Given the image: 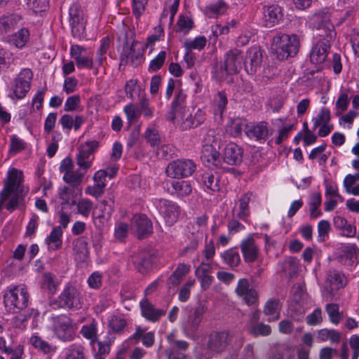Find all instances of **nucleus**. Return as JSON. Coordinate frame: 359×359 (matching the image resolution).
I'll return each instance as SVG.
<instances>
[{"mask_svg":"<svg viewBox=\"0 0 359 359\" xmlns=\"http://www.w3.org/2000/svg\"><path fill=\"white\" fill-rule=\"evenodd\" d=\"M81 333L83 337L90 340L93 343L97 339V327L95 321L90 324L84 325L81 330Z\"/></svg>","mask_w":359,"mask_h":359,"instance_id":"nucleus-55","label":"nucleus"},{"mask_svg":"<svg viewBox=\"0 0 359 359\" xmlns=\"http://www.w3.org/2000/svg\"><path fill=\"white\" fill-rule=\"evenodd\" d=\"M330 120V112L327 109H322L318 116L313 118V130L322 124L328 123Z\"/></svg>","mask_w":359,"mask_h":359,"instance_id":"nucleus-62","label":"nucleus"},{"mask_svg":"<svg viewBox=\"0 0 359 359\" xmlns=\"http://www.w3.org/2000/svg\"><path fill=\"white\" fill-rule=\"evenodd\" d=\"M332 11L328 8H320L317 11L311 18V23L316 31L315 37L327 40H334L336 32L331 22Z\"/></svg>","mask_w":359,"mask_h":359,"instance_id":"nucleus-4","label":"nucleus"},{"mask_svg":"<svg viewBox=\"0 0 359 359\" xmlns=\"http://www.w3.org/2000/svg\"><path fill=\"white\" fill-rule=\"evenodd\" d=\"M142 315L149 321L157 322L165 314L163 309H156L147 299L140 302Z\"/></svg>","mask_w":359,"mask_h":359,"instance_id":"nucleus-27","label":"nucleus"},{"mask_svg":"<svg viewBox=\"0 0 359 359\" xmlns=\"http://www.w3.org/2000/svg\"><path fill=\"white\" fill-rule=\"evenodd\" d=\"M30 343L36 348L43 351L44 353H48L51 351V346L48 342L36 335H33L30 338Z\"/></svg>","mask_w":359,"mask_h":359,"instance_id":"nucleus-59","label":"nucleus"},{"mask_svg":"<svg viewBox=\"0 0 359 359\" xmlns=\"http://www.w3.org/2000/svg\"><path fill=\"white\" fill-rule=\"evenodd\" d=\"M29 297L25 285H10L4 294V306L8 311L17 313L27 306Z\"/></svg>","mask_w":359,"mask_h":359,"instance_id":"nucleus-3","label":"nucleus"},{"mask_svg":"<svg viewBox=\"0 0 359 359\" xmlns=\"http://www.w3.org/2000/svg\"><path fill=\"white\" fill-rule=\"evenodd\" d=\"M203 186L212 191H218L220 189V184L218 174L210 172H205L202 176Z\"/></svg>","mask_w":359,"mask_h":359,"instance_id":"nucleus-40","label":"nucleus"},{"mask_svg":"<svg viewBox=\"0 0 359 359\" xmlns=\"http://www.w3.org/2000/svg\"><path fill=\"white\" fill-rule=\"evenodd\" d=\"M325 311L328 314L330 321L337 325L341 320V316L339 311V306L336 304H328L325 306Z\"/></svg>","mask_w":359,"mask_h":359,"instance_id":"nucleus-60","label":"nucleus"},{"mask_svg":"<svg viewBox=\"0 0 359 359\" xmlns=\"http://www.w3.org/2000/svg\"><path fill=\"white\" fill-rule=\"evenodd\" d=\"M190 271V266L184 263L179 264L168 279V284L172 286L178 285L183 278Z\"/></svg>","mask_w":359,"mask_h":359,"instance_id":"nucleus-36","label":"nucleus"},{"mask_svg":"<svg viewBox=\"0 0 359 359\" xmlns=\"http://www.w3.org/2000/svg\"><path fill=\"white\" fill-rule=\"evenodd\" d=\"M208 217L203 215L197 217L196 222L192 225L189 231L193 236H197L198 238H203V233L207 229Z\"/></svg>","mask_w":359,"mask_h":359,"instance_id":"nucleus-46","label":"nucleus"},{"mask_svg":"<svg viewBox=\"0 0 359 359\" xmlns=\"http://www.w3.org/2000/svg\"><path fill=\"white\" fill-rule=\"evenodd\" d=\"M62 231L60 226H55L45 241L48 245V250L55 251L62 247Z\"/></svg>","mask_w":359,"mask_h":359,"instance_id":"nucleus-33","label":"nucleus"},{"mask_svg":"<svg viewBox=\"0 0 359 359\" xmlns=\"http://www.w3.org/2000/svg\"><path fill=\"white\" fill-rule=\"evenodd\" d=\"M168 190L171 194L184 197L191 193L192 187L189 181H171Z\"/></svg>","mask_w":359,"mask_h":359,"instance_id":"nucleus-32","label":"nucleus"},{"mask_svg":"<svg viewBox=\"0 0 359 359\" xmlns=\"http://www.w3.org/2000/svg\"><path fill=\"white\" fill-rule=\"evenodd\" d=\"M167 341L170 345V350L176 352L184 353L189 348V343L184 340H177L176 339V332H172L167 337Z\"/></svg>","mask_w":359,"mask_h":359,"instance_id":"nucleus-41","label":"nucleus"},{"mask_svg":"<svg viewBox=\"0 0 359 359\" xmlns=\"http://www.w3.org/2000/svg\"><path fill=\"white\" fill-rule=\"evenodd\" d=\"M205 312V306L202 304L198 305L189 315L184 327L187 332L194 333L197 331L198 326L201 322L203 315Z\"/></svg>","mask_w":359,"mask_h":359,"instance_id":"nucleus-28","label":"nucleus"},{"mask_svg":"<svg viewBox=\"0 0 359 359\" xmlns=\"http://www.w3.org/2000/svg\"><path fill=\"white\" fill-rule=\"evenodd\" d=\"M123 111L129 123L137 122L140 116L139 108H136L132 103L124 107Z\"/></svg>","mask_w":359,"mask_h":359,"instance_id":"nucleus-56","label":"nucleus"},{"mask_svg":"<svg viewBox=\"0 0 359 359\" xmlns=\"http://www.w3.org/2000/svg\"><path fill=\"white\" fill-rule=\"evenodd\" d=\"M207 43V39L203 36H198L194 39H187L183 43V46L187 51H192L193 50H201Z\"/></svg>","mask_w":359,"mask_h":359,"instance_id":"nucleus-44","label":"nucleus"},{"mask_svg":"<svg viewBox=\"0 0 359 359\" xmlns=\"http://www.w3.org/2000/svg\"><path fill=\"white\" fill-rule=\"evenodd\" d=\"M97 146L98 143L96 141H91L81 144L79 148L76 163L79 168L85 172H87L91 167L93 160V153Z\"/></svg>","mask_w":359,"mask_h":359,"instance_id":"nucleus-13","label":"nucleus"},{"mask_svg":"<svg viewBox=\"0 0 359 359\" xmlns=\"http://www.w3.org/2000/svg\"><path fill=\"white\" fill-rule=\"evenodd\" d=\"M60 171L61 173H63V180L66 183L71 184L70 186L75 187H79L86 172L81 168L79 170H74L73 162L68 157L62 161L60 165Z\"/></svg>","mask_w":359,"mask_h":359,"instance_id":"nucleus-10","label":"nucleus"},{"mask_svg":"<svg viewBox=\"0 0 359 359\" xmlns=\"http://www.w3.org/2000/svg\"><path fill=\"white\" fill-rule=\"evenodd\" d=\"M222 160V163L224 162L231 165H238L243 161V149L236 144L230 142L224 149Z\"/></svg>","mask_w":359,"mask_h":359,"instance_id":"nucleus-22","label":"nucleus"},{"mask_svg":"<svg viewBox=\"0 0 359 359\" xmlns=\"http://www.w3.org/2000/svg\"><path fill=\"white\" fill-rule=\"evenodd\" d=\"M243 65L242 51L237 48L228 50L224 55V63L220 67L219 78L226 74H235L239 72Z\"/></svg>","mask_w":359,"mask_h":359,"instance_id":"nucleus-8","label":"nucleus"},{"mask_svg":"<svg viewBox=\"0 0 359 359\" xmlns=\"http://www.w3.org/2000/svg\"><path fill=\"white\" fill-rule=\"evenodd\" d=\"M235 292L248 305H252L257 302L258 294L255 289L250 287L249 281L246 278L238 280Z\"/></svg>","mask_w":359,"mask_h":359,"instance_id":"nucleus-16","label":"nucleus"},{"mask_svg":"<svg viewBox=\"0 0 359 359\" xmlns=\"http://www.w3.org/2000/svg\"><path fill=\"white\" fill-rule=\"evenodd\" d=\"M75 259L79 261H85L88 256L87 243L82 238L78 239L74 244Z\"/></svg>","mask_w":359,"mask_h":359,"instance_id":"nucleus-48","label":"nucleus"},{"mask_svg":"<svg viewBox=\"0 0 359 359\" xmlns=\"http://www.w3.org/2000/svg\"><path fill=\"white\" fill-rule=\"evenodd\" d=\"M227 102L228 100L226 94L224 92H218L217 97L215 99V113L222 116L226 109Z\"/></svg>","mask_w":359,"mask_h":359,"instance_id":"nucleus-61","label":"nucleus"},{"mask_svg":"<svg viewBox=\"0 0 359 359\" xmlns=\"http://www.w3.org/2000/svg\"><path fill=\"white\" fill-rule=\"evenodd\" d=\"M177 27L180 32L187 34L194 27L192 19L187 15H180L177 21Z\"/></svg>","mask_w":359,"mask_h":359,"instance_id":"nucleus-58","label":"nucleus"},{"mask_svg":"<svg viewBox=\"0 0 359 359\" xmlns=\"http://www.w3.org/2000/svg\"><path fill=\"white\" fill-rule=\"evenodd\" d=\"M280 305L279 300L272 299L266 302L264 312L269 316V321H275L280 318Z\"/></svg>","mask_w":359,"mask_h":359,"instance_id":"nucleus-37","label":"nucleus"},{"mask_svg":"<svg viewBox=\"0 0 359 359\" xmlns=\"http://www.w3.org/2000/svg\"><path fill=\"white\" fill-rule=\"evenodd\" d=\"M244 261L252 263L256 261L259 254V248L252 237H248L242 241L240 245Z\"/></svg>","mask_w":359,"mask_h":359,"instance_id":"nucleus-20","label":"nucleus"},{"mask_svg":"<svg viewBox=\"0 0 359 359\" xmlns=\"http://www.w3.org/2000/svg\"><path fill=\"white\" fill-rule=\"evenodd\" d=\"M245 126H248L245 121L240 118L231 120L226 126V132L233 137H238L241 135Z\"/></svg>","mask_w":359,"mask_h":359,"instance_id":"nucleus-45","label":"nucleus"},{"mask_svg":"<svg viewBox=\"0 0 359 359\" xmlns=\"http://www.w3.org/2000/svg\"><path fill=\"white\" fill-rule=\"evenodd\" d=\"M138 44L124 46L121 55V62L122 65H130L137 67L140 65L142 59V52L137 49Z\"/></svg>","mask_w":359,"mask_h":359,"instance_id":"nucleus-19","label":"nucleus"},{"mask_svg":"<svg viewBox=\"0 0 359 359\" xmlns=\"http://www.w3.org/2000/svg\"><path fill=\"white\" fill-rule=\"evenodd\" d=\"M70 25L74 36L79 37L84 30L83 12L77 5L69 8Z\"/></svg>","mask_w":359,"mask_h":359,"instance_id":"nucleus-23","label":"nucleus"},{"mask_svg":"<svg viewBox=\"0 0 359 359\" xmlns=\"http://www.w3.org/2000/svg\"><path fill=\"white\" fill-rule=\"evenodd\" d=\"M349 102L350 96L348 92H341L335 103L337 116H340L344 111H345L347 109Z\"/></svg>","mask_w":359,"mask_h":359,"instance_id":"nucleus-52","label":"nucleus"},{"mask_svg":"<svg viewBox=\"0 0 359 359\" xmlns=\"http://www.w3.org/2000/svg\"><path fill=\"white\" fill-rule=\"evenodd\" d=\"M29 39V32L25 28L20 29L18 32L11 36L10 42L18 48H23Z\"/></svg>","mask_w":359,"mask_h":359,"instance_id":"nucleus-42","label":"nucleus"},{"mask_svg":"<svg viewBox=\"0 0 359 359\" xmlns=\"http://www.w3.org/2000/svg\"><path fill=\"white\" fill-rule=\"evenodd\" d=\"M166 58V52L161 51L149 64V69L151 72H156L161 69L165 62Z\"/></svg>","mask_w":359,"mask_h":359,"instance_id":"nucleus-64","label":"nucleus"},{"mask_svg":"<svg viewBox=\"0 0 359 359\" xmlns=\"http://www.w3.org/2000/svg\"><path fill=\"white\" fill-rule=\"evenodd\" d=\"M227 9V5L224 1H219L205 7V13L208 18H215L225 14Z\"/></svg>","mask_w":359,"mask_h":359,"instance_id":"nucleus-39","label":"nucleus"},{"mask_svg":"<svg viewBox=\"0 0 359 359\" xmlns=\"http://www.w3.org/2000/svg\"><path fill=\"white\" fill-rule=\"evenodd\" d=\"M196 165L189 159H178L168 163L166 175L172 178H183L191 176L196 170Z\"/></svg>","mask_w":359,"mask_h":359,"instance_id":"nucleus-9","label":"nucleus"},{"mask_svg":"<svg viewBox=\"0 0 359 359\" xmlns=\"http://www.w3.org/2000/svg\"><path fill=\"white\" fill-rule=\"evenodd\" d=\"M245 133L248 137L257 141L265 140L269 133V123L260 121L246 127Z\"/></svg>","mask_w":359,"mask_h":359,"instance_id":"nucleus-26","label":"nucleus"},{"mask_svg":"<svg viewBox=\"0 0 359 359\" xmlns=\"http://www.w3.org/2000/svg\"><path fill=\"white\" fill-rule=\"evenodd\" d=\"M144 137L151 147L158 146L161 143V135L154 126H149L147 128Z\"/></svg>","mask_w":359,"mask_h":359,"instance_id":"nucleus-50","label":"nucleus"},{"mask_svg":"<svg viewBox=\"0 0 359 359\" xmlns=\"http://www.w3.org/2000/svg\"><path fill=\"white\" fill-rule=\"evenodd\" d=\"M220 257L230 268L236 267L241 263L240 254L235 248H230L220 253Z\"/></svg>","mask_w":359,"mask_h":359,"instance_id":"nucleus-38","label":"nucleus"},{"mask_svg":"<svg viewBox=\"0 0 359 359\" xmlns=\"http://www.w3.org/2000/svg\"><path fill=\"white\" fill-rule=\"evenodd\" d=\"M51 329L58 339L62 341H71L74 338L73 321L67 314L53 316L50 318Z\"/></svg>","mask_w":359,"mask_h":359,"instance_id":"nucleus-6","label":"nucleus"},{"mask_svg":"<svg viewBox=\"0 0 359 359\" xmlns=\"http://www.w3.org/2000/svg\"><path fill=\"white\" fill-rule=\"evenodd\" d=\"M77 213L84 217H88L93 209V202L88 198H81L76 201Z\"/></svg>","mask_w":359,"mask_h":359,"instance_id":"nucleus-54","label":"nucleus"},{"mask_svg":"<svg viewBox=\"0 0 359 359\" xmlns=\"http://www.w3.org/2000/svg\"><path fill=\"white\" fill-rule=\"evenodd\" d=\"M170 119L175 121L182 130L196 128L193 116L187 110L178 112L175 115L170 116Z\"/></svg>","mask_w":359,"mask_h":359,"instance_id":"nucleus-31","label":"nucleus"},{"mask_svg":"<svg viewBox=\"0 0 359 359\" xmlns=\"http://www.w3.org/2000/svg\"><path fill=\"white\" fill-rule=\"evenodd\" d=\"M252 197V193L243 194L236 202L233 210L234 217L245 220L250 214L249 203Z\"/></svg>","mask_w":359,"mask_h":359,"instance_id":"nucleus-24","label":"nucleus"},{"mask_svg":"<svg viewBox=\"0 0 359 359\" xmlns=\"http://www.w3.org/2000/svg\"><path fill=\"white\" fill-rule=\"evenodd\" d=\"M317 42L312 48L310 53V60L313 64L316 65H323L327 58L329 50L330 48V43L333 40H327L323 37L322 39L316 38Z\"/></svg>","mask_w":359,"mask_h":359,"instance_id":"nucleus-15","label":"nucleus"},{"mask_svg":"<svg viewBox=\"0 0 359 359\" xmlns=\"http://www.w3.org/2000/svg\"><path fill=\"white\" fill-rule=\"evenodd\" d=\"M135 30L128 27H123L118 40L121 41L124 46H130L132 44H139L138 41L135 40Z\"/></svg>","mask_w":359,"mask_h":359,"instance_id":"nucleus-51","label":"nucleus"},{"mask_svg":"<svg viewBox=\"0 0 359 359\" xmlns=\"http://www.w3.org/2000/svg\"><path fill=\"white\" fill-rule=\"evenodd\" d=\"M233 335L228 330L214 332L209 336L208 348L215 353H221L231 344Z\"/></svg>","mask_w":359,"mask_h":359,"instance_id":"nucleus-11","label":"nucleus"},{"mask_svg":"<svg viewBox=\"0 0 359 359\" xmlns=\"http://www.w3.org/2000/svg\"><path fill=\"white\" fill-rule=\"evenodd\" d=\"M333 222L334 227L340 230L343 236L349 238L355 236L356 227L349 224L345 218L341 216H336L334 217Z\"/></svg>","mask_w":359,"mask_h":359,"instance_id":"nucleus-34","label":"nucleus"},{"mask_svg":"<svg viewBox=\"0 0 359 359\" xmlns=\"http://www.w3.org/2000/svg\"><path fill=\"white\" fill-rule=\"evenodd\" d=\"M358 253L359 249L355 245L346 246L342 254L339 256L338 261L345 266H352L358 262Z\"/></svg>","mask_w":359,"mask_h":359,"instance_id":"nucleus-29","label":"nucleus"},{"mask_svg":"<svg viewBox=\"0 0 359 359\" xmlns=\"http://www.w3.org/2000/svg\"><path fill=\"white\" fill-rule=\"evenodd\" d=\"M24 175L22 171L16 168L8 170L7 180L1 192V203L8 200L6 208L8 210H14L18 205L20 199L27 191L23 186Z\"/></svg>","mask_w":359,"mask_h":359,"instance_id":"nucleus-1","label":"nucleus"},{"mask_svg":"<svg viewBox=\"0 0 359 359\" xmlns=\"http://www.w3.org/2000/svg\"><path fill=\"white\" fill-rule=\"evenodd\" d=\"M283 16L282 9L278 5H271L263 8L262 22L266 27H272L278 24Z\"/></svg>","mask_w":359,"mask_h":359,"instance_id":"nucleus-21","label":"nucleus"},{"mask_svg":"<svg viewBox=\"0 0 359 359\" xmlns=\"http://www.w3.org/2000/svg\"><path fill=\"white\" fill-rule=\"evenodd\" d=\"M20 20L21 17L15 14L0 18V34H4L11 32Z\"/></svg>","mask_w":359,"mask_h":359,"instance_id":"nucleus-35","label":"nucleus"},{"mask_svg":"<svg viewBox=\"0 0 359 359\" xmlns=\"http://www.w3.org/2000/svg\"><path fill=\"white\" fill-rule=\"evenodd\" d=\"M138 108L140 115L142 114L144 118H151L154 116V109L150 107L149 100L145 97L140 100Z\"/></svg>","mask_w":359,"mask_h":359,"instance_id":"nucleus-57","label":"nucleus"},{"mask_svg":"<svg viewBox=\"0 0 359 359\" xmlns=\"http://www.w3.org/2000/svg\"><path fill=\"white\" fill-rule=\"evenodd\" d=\"M271 48L278 60H285L298 53L299 39L296 34L277 33L273 37Z\"/></svg>","mask_w":359,"mask_h":359,"instance_id":"nucleus-2","label":"nucleus"},{"mask_svg":"<svg viewBox=\"0 0 359 359\" xmlns=\"http://www.w3.org/2000/svg\"><path fill=\"white\" fill-rule=\"evenodd\" d=\"M33 72L29 68L22 69L13 81V91L16 98L22 99L30 89Z\"/></svg>","mask_w":359,"mask_h":359,"instance_id":"nucleus-12","label":"nucleus"},{"mask_svg":"<svg viewBox=\"0 0 359 359\" xmlns=\"http://www.w3.org/2000/svg\"><path fill=\"white\" fill-rule=\"evenodd\" d=\"M327 280L330 282L333 289L336 290L342 288L346 285L345 276L336 270L330 271L327 276Z\"/></svg>","mask_w":359,"mask_h":359,"instance_id":"nucleus-43","label":"nucleus"},{"mask_svg":"<svg viewBox=\"0 0 359 359\" xmlns=\"http://www.w3.org/2000/svg\"><path fill=\"white\" fill-rule=\"evenodd\" d=\"M133 263L136 269L141 273H147L154 264V257L149 252H142L135 257Z\"/></svg>","mask_w":359,"mask_h":359,"instance_id":"nucleus-30","label":"nucleus"},{"mask_svg":"<svg viewBox=\"0 0 359 359\" xmlns=\"http://www.w3.org/2000/svg\"><path fill=\"white\" fill-rule=\"evenodd\" d=\"M58 196L62 201V205H76V198L82 194L79 187L69 186L60 187L58 189Z\"/></svg>","mask_w":359,"mask_h":359,"instance_id":"nucleus-25","label":"nucleus"},{"mask_svg":"<svg viewBox=\"0 0 359 359\" xmlns=\"http://www.w3.org/2000/svg\"><path fill=\"white\" fill-rule=\"evenodd\" d=\"M131 229L141 238L152 232L151 221L145 215H135L131 219Z\"/></svg>","mask_w":359,"mask_h":359,"instance_id":"nucleus-18","label":"nucleus"},{"mask_svg":"<svg viewBox=\"0 0 359 359\" xmlns=\"http://www.w3.org/2000/svg\"><path fill=\"white\" fill-rule=\"evenodd\" d=\"M126 325V320L123 315H113L109 319V325L110 328L116 332L123 330Z\"/></svg>","mask_w":359,"mask_h":359,"instance_id":"nucleus-53","label":"nucleus"},{"mask_svg":"<svg viewBox=\"0 0 359 359\" xmlns=\"http://www.w3.org/2000/svg\"><path fill=\"white\" fill-rule=\"evenodd\" d=\"M185 100L186 95L182 90H180L171 104L170 116L187 110L184 107Z\"/></svg>","mask_w":359,"mask_h":359,"instance_id":"nucleus-49","label":"nucleus"},{"mask_svg":"<svg viewBox=\"0 0 359 359\" xmlns=\"http://www.w3.org/2000/svg\"><path fill=\"white\" fill-rule=\"evenodd\" d=\"M262 51L259 46L250 48L246 53L245 60L243 62L245 69L248 74L254 75L261 68L262 64Z\"/></svg>","mask_w":359,"mask_h":359,"instance_id":"nucleus-14","label":"nucleus"},{"mask_svg":"<svg viewBox=\"0 0 359 359\" xmlns=\"http://www.w3.org/2000/svg\"><path fill=\"white\" fill-rule=\"evenodd\" d=\"M116 172V168H112L110 173H108L106 170H100L97 171L93 178L94 184L104 190V188L107 186V177L109 176V177L111 179L114 177Z\"/></svg>","mask_w":359,"mask_h":359,"instance_id":"nucleus-47","label":"nucleus"},{"mask_svg":"<svg viewBox=\"0 0 359 359\" xmlns=\"http://www.w3.org/2000/svg\"><path fill=\"white\" fill-rule=\"evenodd\" d=\"M297 269V261L292 257L286 259L282 263V271L290 277H292L296 273Z\"/></svg>","mask_w":359,"mask_h":359,"instance_id":"nucleus-63","label":"nucleus"},{"mask_svg":"<svg viewBox=\"0 0 359 359\" xmlns=\"http://www.w3.org/2000/svg\"><path fill=\"white\" fill-rule=\"evenodd\" d=\"M158 208L169 226L177 222L180 214V208L177 205L170 201L161 199L158 202Z\"/></svg>","mask_w":359,"mask_h":359,"instance_id":"nucleus-17","label":"nucleus"},{"mask_svg":"<svg viewBox=\"0 0 359 359\" xmlns=\"http://www.w3.org/2000/svg\"><path fill=\"white\" fill-rule=\"evenodd\" d=\"M216 146L213 133L208 132L203 140L201 158L203 164L210 168L222 167V160Z\"/></svg>","mask_w":359,"mask_h":359,"instance_id":"nucleus-5","label":"nucleus"},{"mask_svg":"<svg viewBox=\"0 0 359 359\" xmlns=\"http://www.w3.org/2000/svg\"><path fill=\"white\" fill-rule=\"evenodd\" d=\"M57 303L60 308L77 310L83 304V297L79 288L68 284L58 296Z\"/></svg>","mask_w":359,"mask_h":359,"instance_id":"nucleus-7","label":"nucleus"}]
</instances>
